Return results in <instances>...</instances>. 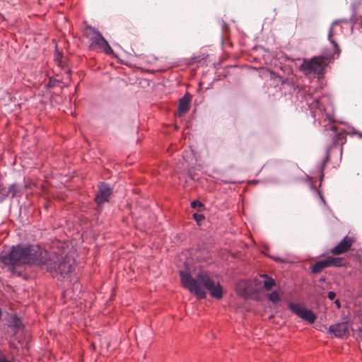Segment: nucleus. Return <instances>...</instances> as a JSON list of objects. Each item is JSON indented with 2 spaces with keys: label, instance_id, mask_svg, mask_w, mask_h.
I'll return each mask as SVG.
<instances>
[{
  "label": "nucleus",
  "instance_id": "1",
  "mask_svg": "<svg viewBox=\"0 0 362 362\" xmlns=\"http://www.w3.org/2000/svg\"><path fill=\"white\" fill-rule=\"evenodd\" d=\"M180 277L183 286L199 299L206 298V290L215 298L220 299L223 296L221 285L207 272H199L194 278L189 273L182 271Z\"/></svg>",
  "mask_w": 362,
  "mask_h": 362
},
{
  "label": "nucleus",
  "instance_id": "2",
  "mask_svg": "<svg viewBox=\"0 0 362 362\" xmlns=\"http://www.w3.org/2000/svg\"><path fill=\"white\" fill-rule=\"evenodd\" d=\"M47 257V252L40 246L30 245L13 246L9 252H2L0 259L7 265L21 266L25 264H44Z\"/></svg>",
  "mask_w": 362,
  "mask_h": 362
},
{
  "label": "nucleus",
  "instance_id": "3",
  "mask_svg": "<svg viewBox=\"0 0 362 362\" xmlns=\"http://www.w3.org/2000/svg\"><path fill=\"white\" fill-rule=\"evenodd\" d=\"M342 21H335L332 23L329 30L328 39L333 46L334 52L332 55L325 54L323 57H315L310 59H304L300 65V70L308 78H313L315 76L322 74L325 67L327 65V60L334 59L335 56L338 57L340 53V49L337 42L332 39L333 35V26Z\"/></svg>",
  "mask_w": 362,
  "mask_h": 362
},
{
  "label": "nucleus",
  "instance_id": "4",
  "mask_svg": "<svg viewBox=\"0 0 362 362\" xmlns=\"http://www.w3.org/2000/svg\"><path fill=\"white\" fill-rule=\"evenodd\" d=\"M55 254L56 256L52 260L47 259L44 264L47 265V271L53 276H58L59 275L64 279L66 278L74 269V252L70 249H67L59 254L57 252Z\"/></svg>",
  "mask_w": 362,
  "mask_h": 362
},
{
  "label": "nucleus",
  "instance_id": "5",
  "mask_svg": "<svg viewBox=\"0 0 362 362\" xmlns=\"http://www.w3.org/2000/svg\"><path fill=\"white\" fill-rule=\"evenodd\" d=\"M85 34L90 41L91 47H96L108 54L112 52V49L109 43L98 30L88 25L86 27Z\"/></svg>",
  "mask_w": 362,
  "mask_h": 362
},
{
  "label": "nucleus",
  "instance_id": "6",
  "mask_svg": "<svg viewBox=\"0 0 362 362\" xmlns=\"http://www.w3.org/2000/svg\"><path fill=\"white\" fill-rule=\"evenodd\" d=\"M288 307L298 317L308 321L310 324L314 323L316 320V315L313 312L303 305L290 302L288 304Z\"/></svg>",
  "mask_w": 362,
  "mask_h": 362
},
{
  "label": "nucleus",
  "instance_id": "7",
  "mask_svg": "<svg viewBox=\"0 0 362 362\" xmlns=\"http://www.w3.org/2000/svg\"><path fill=\"white\" fill-rule=\"evenodd\" d=\"M112 193V189L109 185L101 182L98 185V192L95 196V202L98 205H102L105 202H109L110 195Z\"/></svg>",
  "mask_w": 362,
  "mask_h": 362
},
{
  "label": "nucleus",
  "instance_id": "8",
  "mask_svg": "<svg viewBox=\"0 0 362 362\" xmlns=\"http://www.w3.org/2000/svg\"><path fill=\"white\" fill-rule=\"evenodd\" d=\"M237 293L245 298L250 297L252 292V282L247 279L239 281L235 286Z\"/></svg>",
  "mask_w": 362,
  "mask_h": 362
},
{
  "label": "nucleus",
  "instance_id": "9",
  "mask_svg": "<svg viewBox=\"0 0 362 362\" xmlns=\"http://www.w3.org/2000/svg\"><path fill=\"white\" fill-rule=\"evenodd\" d=\"M354 240L351 238L345 236L343 240L331 250L333 255H340L346 252L351 247Z\"/></svg>",
  "mask_w": 362,
  "mask_h": 362
},
{
  "label": "nucleus",
  "instance_id": "10",
  "mask_svg": "<svg viewBox=\"0 0 362 362\" xmlns=\"http://www.w3.org/2000/svg\"><path fill=\"white\" fill-rule=\"evenodd\" d=\"M329 332L336 337H343L349 334V327L346 322L337 323L329 327Z\"/></svg>",
  "mask_w": 362,
  "mask_h": 362
},
{
  "label": "nucleus",
  "instance_id": "11",
  "mask_svg": "<svg viewBox=\"0 0 362 362\" xmlns=\"http://www.w3.org/2000/svg\"><path fill=\"white\" fill-rule=\"evenodd\" d=\"M190 95L189 94L185 95L180 98L178 105V115H183L187 112L190 107Z\"/></svg>",
  "mask_w": 362,
  "mask_h": 362
},
{
  "label": "nucleus",
  "instance_id": "12",
  "mask_svg": "<svg viewBox=\"0 0 362 362\" xmlns=\"http://www.w3.org/2000/svg\"><path fill=\"white\" fill-rule=\"evenodd\" d=\"M25 188L26 185L21 186L13 183L8 187V189L6 191V193H8V196L11 195V198H14L16 197H21Z\"/></svg>",
  "mask_w": 362,
  "mask_h": 362
},
{
  "label": "nucleus",
  "instance_id": "13",
  "mask_svg": "<svg viewBox=\"0 0 362 362\" xmlns=\"http://www.w3.org/2000/svg\"><path fill=\"white\" fill-rule=\"evenodd\" d=\"M329 267V264L327 263V259H322L320 261H317L312 267V272L314 274H317L320 272L322 269Z\"/></svg>",
  "mask_w": 362,
  "mask_h": 362
},
{
  "label": "nucleus",
  "instance_id": "14",
  "mask_svg": "<svg viewBox=\"0 0 362 362\" xmlns=\"http://www.w3.org/2000/svg\"><path fill=\"white\" fill-rule=\"evenodd\" d=\"M260 277L264 279L263 281V286L267 291L271 290L272 287L275 286V280L272 277H269L268 275L262 274Z\"/></svg>",
  "mask_w": 362,
  "mask_h": 362
},
{
  "label": "nucleus",
  "instance_id": "15",
  "mask_svg": "<svg viewBox=\"0 0 362 362\" xmlns=\"http://www.w3.org/2000/svg\"><path fill=\"white\" fill-rule=\"evenodd\" d=\"M329 267H341L343 264L341 257H329L327 259Z\"/></svg>",
  "mask_w": 362,
  "mask_h": 362
},
{
  "label": "nucleus",
  "instance_id": "16",
  "mask_svg": "<svg viewBox=\"0 0 362 362\" xmlns=\"http://www.w3.org/2000/svg\"><path fill=\"white\" fill-rule=\"evenodd\" d=\"M269 299L273 303H277L279 300L280 297L277 291H273L269 295Z\"/></svg>",
  "mask_w": 362,
  "mask_h": 362
},
{
  "label": "nucleus",
  "instance_id": "17",
  "mask_svg": "<svg viewBox=\"0 0 362 362\" xmlns=\"http://www.w3.org/2000/svg\"><path fill=\"white\" fill-rule=\"evenodd\" d=\"M7 197L8 193H6L5 187L1 184H0V203L4 202Z\"/></svg>",
  "mask_w": 362,
  "mask_h": 362
},
{
  "label": "nucleus",
  "instance_id": "18",
  "mask_svg": "<svg viewBox=\"0 0 362 362\" xmlns=\"http://www.w3.org/2000/svg\"><path fill=\"white\" fill-rule=\"evenodd\" d=\"M191 206L192 208H194V209H197V208H202L203 206V204H202V202H200L198 200H195V201H193L192 203H191Z\"/></svg>",
  "mask_w": 362,
  "mask_h": 362
},
{
  "label": "nucleus",
  "instance_id": "19",
  "mask_svg": "<svg viewBox=\"0 0 362 362\" xmlns=\"http://www.w3.org/2000/svg\"><path fill=\"white\" fill-rule=\"evenodd\" d=\"M328 298L329 300H333L334 299L335 296H336V293L334 292V291H329L328 292Z\"/></svg>",
  "mask_w": 362,
  "mask_h": 362
},
{
  "label": "nucleus",
  "instance_id": "20",
  "mask_svg": "<svg viewBox=\"0 0 362 362\" xmlns=\"http://www.w3.org/2000/svg\"><path fill=\"white\" fill-rule=\"evenodd\" d=\"M315 102H316V106H317V107H318V108H319L320 110H322L323 108H321V107L319 106V101H318V100H316ZM312 105L313 106L312 108H313L314 107H315V105Z\"/></svg>",
  "mask_w": 362,
  "mask_h": 362
},
{
  "label": "nucleus",
  "instance_id": "21",
  "mask_svg": "<svg viewBox=\"0 0 362 362\" xmlns=\"http://www.w3.org/2000/svg\"><path fill=\"white\" fill-rule=\"evenodd\" d=\"M334 303L336 304V305L337 306V308H340L341 305H340V301L339 300H336L334 301Z\"/></svg>",
  "mask_w": 362,
  "mask_h": 362
},
{
  "label": "nucleus",
  "instance_id": "22",
  "mask_svg": "<svg viewBox=\"0 0 362 362\" xmlns=\"http://www.w3.org/2000/svg\"><path fill=\"white\" fill-rule=\"evenodd\" d=\"M194 217L195 218H198V219H200V218H203V216L202 215H197V214H195L194 215Z\"/></svg>",
  "mask_w": 362,
  "mask_h": 362
},
{
  "label": "nucleus",
  "instance_id": "23",
  "mask_svg": "<svg viewBox=\"0 0 362 362\" xmlns=\"http://www.w3.org/2000/svg\"><path fill=\"white\" fill-rule=\"evenodd\" d=\"M329 158V153H327L326 157L325 158V162H327Z\"/></svg>",
  "mask_w": 362,
  "mask_h": 362
},
{
  "label": "nucleus",
  "instance_id": "24",
  "mask_svg": "<svg viewBox=\"0 0 362 362\" xmlns=\"http://www.w3.org/2000/svg\"><path fill=\"white\" fill-rule=\"evenodd\" d=\"M331 129H332V131H334V132H336V131H337V127H336V126L332 125V126L331 127Z\"/></svg>",
  "mask_w": 362,
  "mask_h": 362
},
{
  "label": "nucleus",
  "instance_id": "25",
  "mask_svg": "<svg viewBox=\"0 0 362 362\" xmlns=\"http://www.w3.org/2000/svg\"><path fill=\"white\" fill-rule=\"evenodd\" d=\"M325 281V278H322V279H320V281L324 282Z\"/></svg>",
  "mask_w": 362,
  "mask_h": 362
},
{
  "label": "nucleus",
  "instance_id": "26",
  "mask_svg": "<svg viewBox=\"0 0 362 362\" xmlns=\"http://www.w3.org/2000/svg\"><path fill=\"white\" fill-rule=\"evenodd\" d=\"M1 314H2V312H1V310L0 309V317H1Z\"/></svg>",
  "mask_w": 362,
  "mask_h": 362
},
{
  "label": "nucleus",
  "instance_id": "27",
  "mask_svg": "<svg viewBox=\"0 0 362 362\" xmlns=\"http://www.w3.org/2000/svg\"><path fill=\"white\" fill-rule=\"evenodd\" d=\"M321 199H322V202H325L324 198L322 196H321Z\"/></svg>",
  "mask_w": 362,
  "mask_h": 362
}]
</instances>
